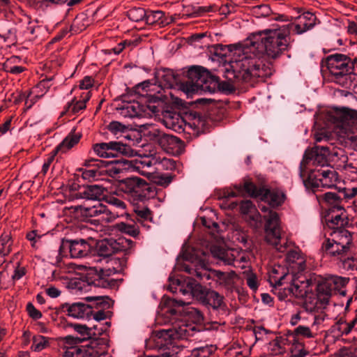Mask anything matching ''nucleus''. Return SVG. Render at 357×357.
<instances>
[{"mask_svg": "<svg viewBox=\"0 0 357 357\" xmlns=\"http://www.w3.org/2000/svg\"><path fill=\"white\" fill-rule=\"evenodd\" d=\"M289 25L279 29H266L250 38L251 47H236L230 50L229 62L234 77L248 82L252 77H266L272 74L269 66L262 64L260 53L265 52L271 59L279 57L290 45Z\"/></svg>", "mask_w": 357, "mask_h": 357, "instance_id": "f257e3e1", "label": "nucleus"}, {"mask_svg": "<svg viewBox=\"0 0 357 357\" xmlns=\"http://www.w3.org/2000/svg\"><path fill=\"white\" fill-rule=\"evenodd\" d=\"M137 93L147 96L143 102L132 101L123 104L119 109V114L126 118H145L158 115L162 109L163 101L160 96H155L149 92H154L159 86L144 81L135 86Z\"/></svg>", "mask_w": 357, "mask_h": 357, "instance_id": "f03ea898", "label": "nucleus"}, {"mask_svg": "<svg viewBox=\"0 0 357 357\" xmlns=\"http://www.w3.org/2000/svg\"><path fill=\"white\" fill-rule=\"evenodd\" d=\"M189 303V301L186 302L182 300L172 298L165 300V306L162 310L168 317H171L169 321L172 326L170 328L156 331L158 344H172L174 340L187 338L192 335L195 327L186 324V319L177 320L178 312L175 308L176 306H183Z\"/></svg>", "mask_w": 357, "mask_h": 357, "instance_id": "7ed1b4c3", "label": "nucleus"}, {"mask_svg": "<svg viewBox=\"0 0 357 357\" xmlns=\"http://www.w3.org/2000/svg\"><path fill=\"white\" fill-rule=\"evenodd\" d=\"M328 121L333 125L339 137L357 141V135H350L357 130V109L347 107H335L328 112Z\"/></svg>", "mask_w": 357, "mask_h": 357, "instance_id": "20e7f679", "label": "nucleus"}, {"mask_svg": "<svg viewBox=\"0 0 357 357\" xmlns=\"http://www.w3.org/2000/svg\"><path fill=\"white\" fill-rule=\"evenodd\" d=\"M348 281L346 278L336 275L319 279L317 284V297L314 298V303L306 301V310L312 312L325 308L331 296L344 287Z\"/></svg>", "mask_w": 357, "mask_h": 357, "instance_id": "39448f33", "label": "nucleus"}, {"mask_svg": "<svg viewBox=\"0 0 357 357\" xmlns=\"http://www.w3.org/2000/svg\"><path fill=\"white\" fill-rule=\"evenodd\" d=\"M326 65L331 80L342 86L349 83V76L353 73L351 59L342 54L330 55L326 59Z\"/></svg>", "mask_w": 357, "mask_h": 357, "instance_id": "423d86ee", "label": "nucleus"}, {"mask_svg": "<svg viewBox=\"0 0 357 357\" xmlns=\"http://www.w3.org/2000/svg\"><path fill=\"white\" fill-rule=\"evenodd\" d=\"M238 192L244 190L249 195L253 197H259L271 206H278L281 205L284 199L283 192L278 190H271L265 188H257L253 183L245 181L243 185L237 188Z\"/></svg>", "mask_w": 357, "mask_h": 357, "instance_id": "0eeeda50", "label": "nucleus"}, {"mask_svg": "<svg viewBox=\"0 0 357 357\" xmlns=\"http://www.w3.org/2000/svg\"><path fill=\"white\" fill-rule=\"evenodd\" d=\"M211 252L213 257L219 259L225 265L244 267L249 260L248 253L243 250L225 249L219 245H212Z\"/></svg>", "mask_w": 357, "mask_h": 357, "instance_id": "6e6552de", "label": "nucleus"}, {"mask_svg": "<svg viewBox=\"0 0 357 357\" xmlns=\"http://www.w3.org/2000/svg\"><path fill=\"white\" fill-rule=\"evenodd\" d=\"M130 170L137 172L142 176L149 178L154 170L158 168L155 166L162 165L163 167H174V162L171 159L163 158L160 162L155 158L151 156L140 157L135 159L128 160Z\"/></svg>", "mask_w": 357, "mask_h": 357, "instance_id": "1a4fd4ad", "label": "nucleus"}, {"mask_svg": "<svg viewBox=\"0 0 357 357\" xmlns=\"http://www.w3.org/2000/svg\"><path fill=\"white\" fill-rule=\"evenodd\" d=\"M79 208L83 215L86 217H99V220L104 223L112 222L120 217L117 211H114V210L100 202H97L93 205L84 203L80 205Z\"/></svg>", "mask_w": 357, "mask_h": 357, "instance_id": "9d476101", "label": "nucleus"}, {"mask_svg": "<svg viewBox=\"0 0 357 357\" xmlns=\"http://www.w3.org/2000/svg\"><path fill=\"white\" fill-rule=\"evenodd\" d=\"M105 354L102 345L97 340L89 344L67 348L63 354V357H100Z\"/></svg>", "mask_w": 357, "mask_h": 357, "instance_id": "9b49d317", "label": "nucleus"}, {"mask_svg": "<svg viewBox=\"0 0 357 357\" xmlns=\"http://www.w3.org/2000/svg\"><path fill=\"white\" fill-rule=\"evenodd\" d=\"M266 218L265 226L266 241L269 244L273 245L279 252H284V248L279 245L281 240V231L279 225V217L276 212L269 213Z\"/></svg>", "mask_w": 357, "mask_h": 357, "instance_id": "f8f14e48", "label": "nucleus"}, {"mask_svg": "<svg viewBox=\"0 0 357 357\" xmlns=\"http://www.w3.org/2000/svg\"><path fill=\"white\" fill-rule=\"evenodd\" d=\"M311 285V279H294L289 287L284 288L282 293H279V298L282 300L290 296L298 298H303L312 292Z\"/></svg>", "mask_w": 357, "mask_h": 357, "instance_id": "ddd939ff", "label": "nucleus"}, {"mask_svg": "<svg viewBox=\"0 0 357 357\" xmlns=\"http://www.w3.org/2000/svg\"><path fill=\"white\" fill-rule=\"evenodd\" d=\"M325 317L324 314L312 316V321L309 325H306L304 323L299 324L294 329L293 335L306 339L315 338L323 325Z\"/></svg>", "mask_w": 357, "mask_h": 357, "instance_id": "4468645a", "label": "nucleus"}, {"mask_svg": "<svg viewBox=\"0 0 357 357\" xmlns=\"http://www.w3.org/2000/svg\"><path fill=\"white\" fill-rule=\"evenodd\" d=\"M330 155V150L328 146H316L310 151L305 152L301 167L304 164L312 163L313 166L324 167L328 165V157Z\"/></svg>", "mask_w": 357, "mask_h": 357, "instance_id": "2eb2a0df", "label": "nucleus"}, {"mask_svg": "<svg viewBox=\"0 0 357 357\" xmlns=\"http://www.w3.org/2000/svg\"><path fill=\"white\" fill-rule=\"evenodd\" d=\"M188 75L196 89L201 88L203 90H206L210 87V84L215 80L214 76H212L206 69L201 66L192 67L188 71Z\"/></svg>", "mask_w": 357, "mask_h": 357, "instance_id": "dca6fc26", "label": "nucleus"}, {"mask_svg": "<svg viewBox=\"0 0 357 357\" xmlns=\"http://www.w3.org/2000/svg\"><path fill=\"white\" fill-rule=\"evenodd\" d=\"M126 146L118 142L96 144L93 146L94 153L100 158H115L126 151Z\"/></svg>", "mask_w": 357, "mask_h": 357, "instance_id": "f3484780", "label": "nucleus"}, {"mask_svg": "<svg viewBox=\"0 0 357 357\" xmlns=\"http://www.w3.org/2000/svg\"><path fill=\"white\" fill-rule=\"evenodd\" d=\"M162 122L166 128L177 132L184 131L186 125L181 115L174 110L162 111Z\"/></svg>", "mask_w": 357, "mask_h": 357, "instance_id": "a211bd4d", "label": "nucleus"}, {"mask_svg": "<svg viewBox=\"0 0 357 357\" xmlns=\"http://www.w3.org/2000/svg\"><path fill=\"white\" fill-rule=\"evenodd\" d=\"M62 309L68 316L77 319H89L92 314L91 307L82 303H65Z\"/></svg>", "mask_w": 357, "mask_h": 357, "instance_id": "6ab92c4d", "label": "nucleus"}, {"mask_svg": "<svg viewBox=\"0 0 357 357\" xmlns=\"http://www.w3.org/2000/svg\"><path fill=\"white\" fill-rule=\"evenodd\" d=\"M316 16L310 12L299 15L296 22L289 25V30L294 29L298 34H301L314 27L316 23Z\"/></svg>", "mask_w": 357, "mask_h": 357, "instance_id": "aec40b11", "label": "nucleus"}, {"mask_svg": "<svg viewBox=\"0 0 357 357\" xmlns=\"http://www.w3.org/2000/svg\"><path fill=\"white\" fill-rule=\"evenodd\" d=\"M66 243L73 258H82L91 252V246L85 240H70L67 241Z\"/></svg>", "mask_w": 357, "mask_h": 357, "instance_id": "412c9836", "label": "nucleus"}, {"mask_svg": "<svg viewBox=\"0 0 357 357\" xmlns=\"http://www.w3.org/2000/svg\"><path fill=\"white\" fill-rule=\"evenodd\" d=\"M330 236H333L347 253L354 248V235L347 229L332 231Z\"/></svg>", "mask_w": 357, "mask_h": 357, "instance_id": "4be33fe9", "label": "nucleus"}, {"mask_svg": "<svg viewBox=\"0 0 357 357\" xmlns=\"http://www.w3.org/2000/svg\"><path fill=\"white\" fill-rule=\"evenodd\" d=\"M321 248L325 255L330 257H340L347 254L333 236L326 238L323 242Z\"/></svg>", "mask_w": 357, "mask_h": 357, "instance_id": "5701e85b", "label": "nucleus"}, {"mask_svg": "<svg viewBox=\"0 0 357 357\" xmlns=\"http://www.w3.org/2000/svg\"><path fill=\"white\" fill-rule=\"evenodd\" d=\"M146 22L149 24L159 25L165 26L174 21L172 15L165 16L164 12L161 10H149L146 11Z\"/></svg>", "mask_w": 357, "mask_h": 357, "instance_id": "b1692460", "label": "nucleus"}, {"mask_svg": "<svg viewBox=\"0 0 357 357\" xmlns=\"http://www.w3.org/2000/svg\"><path fill=\"white\" fill-rule=\"evenodd\" d=\"M158 144L166 152L174 153L181 148L183 143L179 138L163 133L161 138L159 139Z\"/></svg>", "mask_w": 357, "mask_h": 357, "instance_id": "393cba45", "label": "nucleus"}, {"mask_svg": "<svg viewBox=\"0 0 357 357\" xmlns=\"http://www.w3.org/2000/svg\"><path fill=\"white\" fill-rule=\"evenodd\" d=\"M90 92H86L82 96L81 100H77L74 99L71 102H68L62 112V114H75L79 113L80 111L86 108V102L90 99Z\"/></svg>", "mask_w": 357, "mask_h": 357, "instance_id": "a878e982", "label": "nucleus"}, {"mask_svg": "<svg viewBox=\"0 0 357 357\" xmlns=\"http://www.w3.org/2000/svg\"><path fill=\"white\" fill-rule=\"evenodd\" d=\"M143 181L144 179L138 177L127 178L121 182L120 187L125 193L137 197Z\"/></svg>", "mask_w": 357, "mask_h": 357, "instance_id": "bb28decb", "label": "nucleus"}, {"mask_svg": "<svg viewBox=\"0 0 357 357\" xmlns=\"http://www.w3.org/2000/svg\"><path fill=\"white\" fill-rule=\"evenodd\" d=\"M213 275L220 287L227 290H232L234 288L236 274L234 272L224 273L214 271Z\"/></svg>", "mask_w": 357, "mask_h": 357, "instance_id": "cd10ccee", "label": "nucleus"}, {"mask_svg": "<svg viewBox=\"0 0 357 357\" xmlns=\"http://www.w3.org/2000/svg\"><path fill=\"white\" fill-rule=\"evenodd\" d=\"M287 261L289 267L295 271L301 272L305 270V261L298 251H289L287 255Z\"/></svg>", "mask_w": 357, "mask_h": 357, "instance_id": "c85d7f7f", "label": "nucleus"}, {"mask_svg": "<svg viewBox=\"0 0 357 357\" xmlns=\"http://www.w3.org/2000/svg\"><path fill=\"white\" fill-rule=\"evenodd\" d=\"M82 135L79 132L71 131L55 149L56 152L65 153L72 149L80 140Z\"/></svg>", "mask_w": 357, "mask_h": 357, "instance_id": "c756f323", "label": "nucleus"}, {"mask_svg": "<svg viewBox=\"0 0 357 357\" xmlns=\"http://www.w3.org/2000/svg\"><path fill=\"white\" fill-rule=\"evenodd\" d=\"M105 188L98 185H91L86 186L82 194L84 198L87 200H92L95 202H100V199L104 196Z\"/></svg>", "mask_w": 357, "mask_h": 357, "instance_id": "7c9ffc66", "label": "nucleus"}, {"mask_svg": "<svg viewBox=\"0 0 357 357\" xmlns=\"http://www.w3.org/2000/svg\"><path fill=\"white\" fill-rule=\"evenodd\" d=\"M321 177L319 178L317 185L323 187L331 188L335 187L338 180L337 173L334 170H324L320 173Z\"/></svg>", "mask_w": 357, "mask_h": 357, "instance_id": "2f4dec72", "label": "nucleus"}, {"mask_svg": "<svg viewBox=\"0 0 357 357\" xmlns=\"http://www.w3.org/2000/svg\"><path fill=\"white\" fill-rule=\"evenodd\" d=\"M340 214L332 216L331 220H327L328 227L333 231L345 229V227L349 225V219L343 210H340Z\"/></svg>", "mask_w": 357, "mask_h": 357, "instance_id": "473e14b6", "label": "nucleus"}, {"mask_svg": "<svg viewBox=\"0 0 357 357\" xmlns=\"http://www.w3.org/2000/svg\"><path fill=\"white\" fill-rule=\"evenodd\" d=\"M205 301L213 309H220L225 307L224 297L215 291H209L205 295Z\"/></svg>", "mask_w": 357, "mask_h": 357, "instance_id": "72a5a7b5", "label": "nucleus"}, {"mask_svg": "<svg viewBox=\"0 0 357 357\" xmlns=\"http://www.w3.org/2000/svg\"><path fill=\"white\" fill-rule=\"evenodd\" d=\"M184 296L202 297L204 294L202 285L195 280H189L185 289L181 288L179 291Z\"/></svg>", "mask_w": 357, "mask_h": 357, "instance_id": "f704fd0d", "label": "nucleus"}, {"mask_svg": "<svg viewBox=\"0 0 357 357\" xmlns=\"http://www.w3.org/2000/svg\"><path fill=\"white\" fill-rule=\"evenodd\" d=\"M20 58L17 56H12L8 59L2 66L3 70L13 75H18L24 71L25 68L20 66L15 65L16 63L20 61Z\"/></svg>", "mask_w": 357, "mask_h": 357, "instance_id": "c9c22d12", "label": "nucleus"}, {"mask_svg": "<svg viewBox=\"0 0 357 357\" xmlns=\"http://www.w3.org/2000/svg\"><path fill=\"white\" fill-rule=\"evenodd\" d=\"M288 342V339L284 336L276 337L270 342L268 349L274 354H282L285 351V346Z\"/></svg>", "mask_w": 357, "mask_h": 357, "instance_id": "e433bc0d", "label": "nucleus"}, {"mask_svg": "<svg viewBox=\"0 0 357 357\" xmlns=\"http://www.w3.org/2000/svg\"><path fill=\"white\" fill-rule=\"evenodd\" d=\"M126 170H130V167L128 160L124 159L114 160L107 168V172L112 176H114Z\"/></svg>", "mask_w": 357, "mask_h": 357, "instance_id": "4c0bfd02", "label": "nucleus"}, {"mask_svg": "<svg viewBox=\"0 0 357 357\" xmlns=\"http://www.w3.org/2000/svg\"><path fill=\"white\" fill-rule=\"evenodd\" d=\"M155 195V188L153 185L149 184L144 180L140 186L139 191L137 197V199L139 201H144L153 198Z\"/></svg>", "mask_w": 357, "mask_h": 357, "instance_id": "58836bf2", "label": "nucleus"}, {"mask_svg": "<svg viewBox=\"0 0 357 357\" xmlns=\"http://www.w3.org/2000/svg\"><path fill=\"white\" fill-rule=\"evenodd\" d=\"M133 211L136 214L137 221L143 224L145 221H152L153 215L150 209L145 206L135 205Z\"/></svg>", "mask_w": 357, "mask_h": 357, "instance_id": "ea45409f", "label": "nucleus"}, {"mask_svg": "<svg viewBox=\"0 0 357 357\" xmlns=\"http://www.w3.org/2000/svg\"><path fill=\"white\" fill-rule=\"evenodd\" d=\"M106 202L108 204L107 206L114 210V211H117L120 217L126 214V204L123 200L114 197H110L106 199Z\"/></svg>", "mask_w": 357, "mask_h": 357, "instance_id": "a19ab883", "label": "nucleus"}, {"mask_svg": "<svg viewBox=\"0 0 357 357\" xmlns=\"http://www.w3.org/2000/svg\"><path fill=\"white\" fill-rule=\"evenodd\" d=\"M173 178L171 174H160L154 170L149 179L159 185L166 187L172 181Z\"/></svg>", "mask_w": 357, "mask_h": 357, "instance_id": "79ce46f5", "label": "nucleus"}, {"mask_svg": "<svg viewBox=\"0 0 357 357\" xmlns=\"http://www.w3.org/2000/svg\"><path fill=\"white\" fill-rule=\"evenodd\" d=\"M50 345L49 339L43 335H36L33 337L31 349L39 352L46 349Z\"/></svg>", "mask_w": 357, "mask_h": 357, "instance_id": "37998d69", "label": "nucleus"}, {"mask_svg": "<svg viewBox=\"0 0 357 357\" xmlns=\"http://www.w3.org/2000/svg\"><path fill=\"white\" fill-rule=\"evenodd\" d=\"M70 326L79 335H80L81 337L79 340H86L90 338L92 335V328L86 326L84 324H71Z\"/></svg>", "mask_w": 357, "mask_h": 357, "instance_id": "c03bdc74", "label": "nucleus"}, {"mask_svg": "<svg viewBox=\"0 0 357 357\" xmlns=\"http://www.w3.org/2000/svg\"><path fill=\"white\" fill-rule=\"evenodd\" d=\"M97 252L100 257L104 259L111 256L114 253L112 245L106 240H102L97 244Z\"/></svg>", "mask_w": 357, "mask_h": 357, "instance_id": "a18cd8bd", "label": "nucleus"}, {"mask_svg": "<svg viewBox=\"0 0 357 357\" xmlns=\"http://www.w3.org/2000/svg\"><path fill=\"white\" fill-rule=\"evenodd\" d=\"M12 240L10 234H3L0 236V252L3 255H9L11 252Z\"/></svg>", "mask_w": 357, "mask_h": 357, "instance_id": "49530a36", "label": "nucleus"}, {"mask_svg": "<svg viewBox=\"0 0 357 357\" xmlns=\"http://www.w3.org/2000/svg\"><path fill=\"white\" fill-rule=\"evenodd\" d=\"M291 352L290 357H305L307 354L305 349L304 344L298 340H294Z\"/></svg>", "mask_w": 357, "mask_h": 357, "instance_id": "de8ad7c7", "label": "nucleus"}, {"mask_svg": "<svg viewBox=\"0 0 357 357\" xmlns=\"http://www.w3.org/2000/svg\"><path fill=\"white\" fill-rule=\"evenodd\" d=\"M128 16L133 22L146 20V11L142 8H134L128 10Z\"/></svg>", "mask_w": 357, "mask_h": 357, "instance_id": "09e8293b", "label": "nucleus"}, {"mask_svg": "<svg viewBox=\"0 0 357 357\" xmlns=\"http://www.w3.org/2000/svg\"><path fill=\"white\" fill-rule=\"evenodd\" d=\"M116 227L119 231L132 237H137L139 234L138 227L133 225H128L124 222H120L117 224Z\"/></svg>", "mask_w": 357, "mask_h": 357, "instance_id": "8fccbe9b", "label": "nucleus"}, {"mask_svg": "<svg viewBox=\"0 0 357 357\" xmlns=\"http://www.w3.org/2000/svg\"><path fill=\"white\" fill-rule=\"evenodd\" d=\"M200 266L203 268L200 271L199 268H192L189 265L183 264V269L186 273L190 275H195L198 278L202 279L204 277L208 278V275L205 269V264L204 263L200 264Z\"/></svg>", "mask_w": 357, "mask_h": 357, "instance_id": "3c124183", "label": "nucleus"}, {"mask_svg": "<svg viewBox=\"0 0 357 357\" xmlns=\"http://www.w3.org/2000/svg\"><path fill=\"white\" fill-rule=\"evenodd\" d=\"M215 349L212 345L196 348L192 350V357H210Z\"/></svg>", "mask_w": 357, "mask_h": 357, "instance_id": "603ef678", "label": "nucleus"}, {"mask_svg": "<svg viewBox=\"0 0 357 357\" xmlns=\"http://www.w3.org/2000/svg\"><path fill=\"white\" fill-rule=\"evenodd\" d=\"M356 323H357V313H356V317L354 319H352V320H351L349 321H342V319H341L338 321L339 331L342 333L347 335L351 331L352 328L354 327V326L356 324Z\"/></svg>", "mask_w": 357, "mask_h": 357, "instance_id": "864d4df0", "label": "nucleus"}, {"mask_svg": "<svg viewBox=\"0 0 357 357\" xmlns=\"http://www.w3.org/2000/svg\"><path fill=\"white\" fill-rule=\"evenodd\" d=\"M342 267L347 271L357 270V257L349 256L342 261Z\"/></svg>", "mask_w": 357, "mask_h": 357, "instance_id": "5fc2aeb1", "label": "nucleus"}, {"mask_svg": "<svg viewBox=\"0 0 357 357\" xmlns=\"http://www.w3.org/2000/svg\"><path fill=\"white\" fill-rule=\"evenodd\" d=\"M340 197L335 192H326L323 195V199L328 204L333 205L337 210H343V207L338 205Z\"/></svg>", "mask_w": 357, "mask_h": 357, "instance_id": "6e6d98bb", "label": "nucleus"}, {"mask_svg": "<svg viewBox=\"0 0 357 357\" xmlns=\"http://www.w3.org/2000/svg\"><path fill=\"white\" fill-rule=\"evenodd\" d=\"M137 45V40H123L120 42L116 47L112 49L115 54H119L125 48L130 47L131 49Z\"/></svg>", "mask_w": 357, "mask_h": 357, "instance_id": "4d7b16f0", "label": "nucleus"}, {"mask_svg": "<svg viewBox=\"0 0 357 357\" xmlns=\"http://www.w3.org/2000/svg\"><path fill=\"white\" fill-rule=\"evenodd\" d=\"M162 82L166 88H172L176 82V77L174 73L170 71H166L162 75Z\"/></svg>", "mask_w": 357, "mask_h": 357, "instance_id": "13d9d810", "label": "nucleus"}, {"mask_svg": "<svg viewBox=\"0 0 357 357\" xmlns=\"http://www.w3.org/2000/svg\"><path fill=\"white\" fill-rule=\"evenodd\" d=\"M187 313L192 322L195 324H201L204 320L202 314L196 308H189Z\"/></svg>", "mask_w": 357, "mask_h": 357, "instance_id": "bf43d9fd", "label": "nucleus"}, {"mask_svg": "<svg viewBox=\"0 0 357 357\" xmlns=\"http://www.w3.org/2000/svg\"><path fill=\"white\" fill-rule=\"evenodd\" d=\"M109 130L116 135L120 132H124L127 130V127L118 121H112L108 126Z\"/></svg>", "mask_w": 357, "mask_h": 357, "instance_id": "052dcab7", "label": "nucleus"}, {"mask_svg": "<svg viewBox=\"0 0 357 357\" xmlns=\"http://www.w3.org/2000/svg\"><path fill=\"white\" fill-rule=\"evenodd\" d=\"M100 176V173L98 172L96 168L84 169L82 172V176L85 180L93 181L98 178Z\"/></svg>", "mask_w": 357, "mask_h": 357, "instance_id": "680f3d73", "label": "nucleus"}, {"mask_svg": "<svg viewBox=\"0 0 357 357\" xmlns=\"http://www.w3.org/2000/svg\"><path fill=\"white\" fill-rule=\"evenodd\" d=\"M164 132H162L159 129L153 127L151 130H149L146 134V136L152 141L158 144L159 139L161 138L162 135Z\"/></svg>", "mask_w": 357, "mask_h": 357, "instance_id": "e2e57ef3", "label": "nucleus"}, {"mask_svg": "<svg viewBox=\"0 0 357 357\" xmlns=\"http://www.w3.org/2000/svg\"><path fill=\"white\" fill-rule=\"evenodd\" d=\"M240 209L242 213L249 214L255 211L252 202L250 200L243 201L241 203Z\"/></svg>", "mask_w": 357, "mask_h": 357, "instance_id": "0e129e2a", "label": "nucleus"}, {"mask_svg": "<svg viewBox=\"0 0 357 357\" xmlns=\"http://www.w3.org/2000/svg\"><path fill=\"white\" fill-rule=\"evenodd\" d=\"M50 81L51 79H43L37 84L34 90H41L42 91V93L40 95H36L37 97L43 96V94L48 91L49 88L50 87Z\"/></svg>", "mask_w": 357, "mask_h": 357, "instance_id": "69168bd1", "label": "nucleus"}, {"mask_svg": "<svg viewBox=\"0 0 357 357\" xmlns=\"http://www.w3.org/2000/svg\"><path fill=\"white\" fill-rule=\"evenodd\" d=\"M42 236L38 234L36 230L31 231L26 234V238L31 242L33 248H37L36 243L40 241Z\"/></svg>", "mask_w": 357, "mask_h": 357, "instance_id": "338daca9", "label": "nucleus"}, {"mask_svg": "<svg viewBox=\"0 0 357 357\" xmlns=\"http://www.w3.org/2000/svg\"><path fill=\"white\" fill-rule=\"evenodd\" d=\"M177 354L178 352L174 349H170V348H167L158 355L149 356L148 357H178Z\"/></svg>", "mask_w": 357, "mask_h": 357, "instance_id": "774afa93", "label": "nucleus"}]
</instances>
